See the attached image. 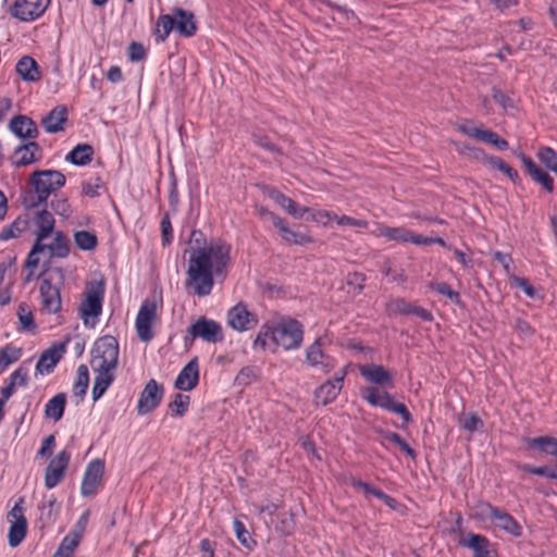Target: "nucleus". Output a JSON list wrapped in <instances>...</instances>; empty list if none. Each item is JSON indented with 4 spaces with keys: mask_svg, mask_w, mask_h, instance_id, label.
<instances>
[{
    "mask_svg": "<svg viewBox=\"0 0 557 557\" xmlns=\"http://www.w3.org/2000/svg\"><path fill=\"white\" fill-rule=\"evenodd\" d=\"M231 245L221 238L207 242L205 234L194 230L189 238L186 286L198 297L211 294L215 280H224L232 264Z\"/></svg>",
    "mask_w": 557,
    "mask_h": 557,
    "instance_id": "f257e3e1",
    "label": "nucleus"
},
{
    "mask_svg": "<svg viewBox=\"0 0 557 557\" xmlns=\"http://www.w3.org/2000/svg\"><path fill=\"white\" fill-rule=\"evenodd\" d=\"M65 175L58 170H37L28 178L29 191L25 194L23 203L35 209L46 203L48 198L65 185Z\"/></svg>",
    "mask_w": 557,
    "mask_h": 557,
    "instance_id": "f03ea898",
    "label": "nucleus"
},
{
    "mask_svg": "<svg viewBox=\"0 0 557 557\" xmlns=\"http://www.w3.org/2000/svg\"><path fill=\"white\" fill-rule=\"evenodd\" d=\"M32 223L33 234L35 235V243L27 256L25 267L29 273L25 277V282H29L33 277V270L36 269L40 262L39 253L42 252V240H46L55 230V220L51 212L47 209L37 210L29 219Z\"/></svg>",
    "mask_w": 557,
    "mask_h": 557,
    "instance_id": "7ed1b4c3",
    "label": "nucleus"
},
{
    "mask_svg": "<svg viewBox=\"0 0 557 557\" xmlns=\"http://www.w3.org/2000/svg\"><path fill=\"white\" fill-rule=\"evenodd\" d=\"M63 281L64 274L61 268H52L45 272L39 287L41 312L51 314L60 311L62 306L60 287Z\"/></svg>",
    "mask_w": 557,
    "mask_h": 557,
    "instance_id": "20e7f679",
    "label": "nucleus"
},
{
    "mask_svg": "<svg viewBox=\"0 0 557 557\" xmlns=\"http://www.w3.org/2000/svg\"><path fill=\"white\" fill-rule=\"evenodd\" d=\"M104 297L103 282H90L86 286L84 298L78 308V315L86 327L92 329L99 322Z\"/></svg>",
    "mask_w": 557,
    "mask_h": 557,
    "instance_id": "39448f33",
    "label": "nucleus"
},
{
    "mask_svg": "<svg viewBox=\"0 0 557 557\" xmlns=\"http://www.w3.org/2000/svg\"><path fill=\"white\" fill-rule=\"evenodd\" d=\"M119 360V343L113 336L98 338L91 349V367L94 370H115Z\"/></svg>",
    "mask_w": 557,
    "mask_h": 557,
    "instance_id": "423d86ee",
    "label": "nucleus"
},
{
    "mask_svg": "<svg viewBox=\"0 0 557 557\" xmlns=\"http://www.w3.org/2000/svg\"><path fill=\"white\" fill-rule=\"evenodd\" d=\"M304 342V326L293 318H283L274 325V344L285 350L298 349Z\"/></svg>",
    "mask_w": 557,
    "mask_h": 557,
    "instance_id": "0eeeda50",
    "label": "nucleus"
},
{
    "mask_svg": "<svg viewBox=\"0 0 557 557\" xmlns=\"http://www.w3.org/2000/svg\"><path fill=\"white\" fill-rule=\"evenodd\" d=\"M51 0H3L5 12L14 20L29 23L41 17L49 8Z\"/></svg>",
    "mask_w": 557,
    "mask_h": 557,
    "instance_id": "6e6552de",
    "label": "nucleus"
},
{
    "mask_svg": "<svg viewBox=\"0 0 557 557\" xmlns=\"http://www.w3.org/2000/svg\"><path fill=\"white\" fill-rule=\"evenodd\" d=\"M362 398L373 407H380L399 414L406 423L412 421L411 413L401 403H397L394 396L387 392H380L377 388L368 386L361 391Z\"/></svg>",
    "mask_w": 557,
    "mask_h": 557,
    "instance_id": "1a4fd4ad",
    "label": "nucleus"
},
{
    "mask_svg": "<svg viewBox=\"0 0 557 557\" xmlns=\"http://www.w3.org/2000/svg\"><path fill=\"white\" fill-rule=\"evenodd\" d=\"M157 320V304L152 300L146 299L143 301L137 317H136V331L140 341L149 342L153 337L152 325Z\"/></svg>",
    "mask_w": 557,
    "mask_h": 557,
    "instance_id": "9d476101",
    "label": "nucleus"
},
{
    "mask_svg": "<svg viewBox=\"0 0 557 557\" xmlns=\"http://www.w3.org/2000/svg\"><path fill=\"white\" fill-rule=\"evenodd\" d=\"M259 213L261 216L268 218L272 224L277 228L280 236L283 240L294 245H306L313 242L311 236L305 233L295 232L289 228L287 222L275 213L265 208H260Z\"/></svg>",
    "mask_w": 557,
    "mask_h": 557,
    "instance_id": "9b49d317",
    "label": "nucleus"
},
{
    "mask_svg": "<svg viewBox=\"0 0 557 557\" xmlns=\"http://www.w3.org/2000/svg\"><path fill=\"white\" fill-rule=\"evenodd\" d=\"M187 334L193 339L201 338L208 343H219L223 341L222 326L214 320L205 317L198 319L187 329Z\"/></svg>",
    "mask_w": 557,
    "mask_h": 557,
    "instance_id": "f8f14e48",
    "label": "nucleus"
},
{
    "mask_svg": "<svg viewBox=\"0 0 557 557\" xmlns=\"http://www.w3.org/2000/svg\"><path fill=\"white\" fill-rule=\"evenodd\" d=\"M21 503L22 499L20 503H16L8 513V520L11 523L8 533V542L11 547L18 546L26 536L27 521Z\"/></svg>",
    "mask_w": 557,
    "mask_h": 557,
    "instance_id": "ddd939ff",
    "label": "nucleus"
},
{
    "mask_svg": "<svg viewBox=\"0 0 557 557\" xmlns=\"http://www.w3.org/2000/svg\"><path fill=\"white\" fill-rule=\"evenodd\" d=\"M163 394V386L153 379L149 380L137 403L138 414L144 416L154 410L160 405Z\"/></svg>",
    "mask_w": 557,
    "mask_h": 557,
    "instance_id": "4468645a",
    "label": "nucleus"
},
{
    "mask_svg": "<svg viewBox=\"0 0 557 557\" xmlns=\"http://www.w3.org/2000/svg\"><path fill=\"white\" fill-rule=\"evenodd\" d=\"M346 376V371L342 370L334 379L327 380L320 385L313 394L315 406H327L332 404L339 395Z\"/></svg>",
    "mask_w": 557,
    "mask_h": 557,
    "instance_id": "2eb2a0df",
    "label": "nucleus"
},
{
    "mask_svg": "<svg viewBox=\"0 0 557 557\" xmlns=\"http://www.w3.org/2000/svg\"><path fill=\"white\" fill-rule=\"evenodd\" d=\"M227 324L235 331L245 332L258 324V318L245 304L238 302L227 311Z\"/></svg>",
    "mask_w": 557,
    "mask_h": 557,
    "instance_id": "dca6fc26",
    "label": "nucleus"
},
{
    "mask_svg": "<svg viewBox=\"0 0 557 557\" xmlns=\"http://www.w3.org/2000/svg\"><path fill=\"white\" fill-rule=\"evenodd\" d=\"M70 459L71 453L66 449H62L49 462L45 475V485L47 488L55 487L63 480Z\"/></svg>",
    "mask_w": 557,
    "mask_h": 557,
    "instance_id": "f3484780",
    "label": "nucleus"
},
{
    "mask_svg": "<svg viewBox=\"0 0 557 557\" xmlns=\"http://www.w3.org/2000/svg\"><path fill=\"white\" fill-rule=\"evenodd\" d=\"M324 345L323 337H318L312 344L306 348V362L311 368H318L324 373H329L335 366L334 359L324 354L322 347Z\"/></svg>",
    "mask_w": 557,
    "mask_h": 557,
    "instance_id": "a211bd4d",
    "label": "nucleus"
},
{
    "mask_svg": "<svg viewBox=\"0 0 557 557\" xmlns=\"http://www.w3.org/2000/svg\"><path fill=\"white\" fill-rule=\"evenodd\" d=\"M104 473V462L101 459L91 460L85 470L81 493L83 496H92L96 494Z\"/></svg>",
    "mask_w": 557,
    "mask_h": 557,
    "instance_id": "6ab92c4d",
    "label": "nucleus"
},
{
    "mask_svg": "<svg viewBox=\"0 0 557 557\" xmlns=\"http://www.w3.org/2000/svg\"><path fill=\"white\" fill-rule=\"evenodd\" d=\"M457 128L462 134L475 138L478 140L491 144L500 151L506 150L509 147L508 141L506 139L499 137L495 132L485 129L482 126L472 127L469 124H459Z\"/></svg>",
    "mask_w": 557,
    "mask_h": 557,
    "instance_id": "aec40b11",
    "label": "nucleus"
},
{
    "mask_svg": "<svg viewBox=\"0 0 557 557\" xmlns=\"http://www.w3.org/2000/svg\"><path fill=\"white\" fill-rule=\"evenodd\" d=\"M359 372L371 384L389 387L394 384L393 373L383 366L375 363L361 364L359 366Z\"/></svg>",
    "mask_w": 557,
    "mask_h": 557,
    "instance_id": "412c9836",
    "label": "nucleus"
},
{
    "mask_svg": "<svg viewBox=\"0 0 557 557\" xmlns=\"http://www.w3.org/2000/svg\"><path fill=\"white\" fill-rule=\"evenodd\" d=\"M41 148L36 141H28L15 148L11 163L16 168L33 164L41 159Z\"/></svg>",
    "mask_w": 557,
    "mask_h": 557,
    "instance_id": "4be33fe9",
    "label": "nucleus"
},
{
    "mask_svg": "<svg viewBox=\"0 0 557 557\" xmlns=\"http://www.w3.org/2000/svg\"><path fill=\"white\" fill-rule=\"evenodd\" d=\"M376 236L385 237L388 240L398 242V243H411L420 246V243H423L420 238V234H417L406 227H391L386 225H377L374 231Z\"/></svg>",
    "mask_w": 557,
    "mask_h": 557,
    "instance_id": "5701e85b",
    "label": "nucleus"
},
{
    "mask_svg": "<svg viewBox=\"0 0 557 557\" xmlns=\"http://www.w3.org/2000/svg\"><path fill=\"white\" fill-rule=\"evenodd\" d=\"M518 158L521 160L525 172L530 177L540 184L547 193L554 191V180L553 177L542 170L529 156L519 153Z\"/></svg>",
    "mask_w": 557,
    "mask_h": 557,
    "instance_id": "b1692460",
    "label": "nucleus"
},
{
    "mask_svg": "<svg viewBox=\"0 0 557 557\" xmlns=\"http://www.w3.org/2000/svg\"><path fill=\"white\" fill-rule=\"evenodd\" d=\"M65 351V343H54L46 349L36 363V370L41 374H49L53 371Z\"/></svg>",
    "mask_w": 557,
    "mask_h": 557,
    "instance_id": "393cba45",
    "label": "nucleus"
},
{
    "mask_svg": "<svg viewBox=\"0 0 557 557\" xmlns=\"http://www.w3.org/2000/svg\"><path fill=\"white\" fill-rule=\"evenodd\" d=\"M199 382V366L197 358L191 359L178 373L174 386L180 391H191Z\"/></svg>",
    "mask_w": 557,
    "mask_h": 557,
    "instance_id": "a878e982",
    "label": "nucleus"
},
{
    "mask_svg": "<svg viewBox=\"0 0 557 557\" xmlns=\"http://www.w3.org/2000/svg\"><path fill=\"white\" fill-rule=\"evenodd\" d=\"M9 129L24 139H35L38 136L36 123L26 115H15L9 123Z\"/></svg>",
    "mask_w": 557,
    "mask_h": 557,
    "instance_id": "bb28decb",
    "label": "nucleus"
},
{
    "mask_svg": "<svg viewBox=\"0 0 557 557\" xmlns=\"http://www.w3.org/2000/svg\"><path fill=\"white\" fill-rule=\"evenodd\" d=\"M459 543L462 547L470 548L473 557H492L491 542L484 535L468 533Z\"/></svg>",
    "mask_w": 557,
    "mask_h": 557,
    "instance_id": "cd10ccee",
    "label": "nucleus"
},
{
    "mask_svg": "<svg viewBox=\"0 0 557 557\" xmlns=\"http://www.w3.org/2000/svg\"><path fill=\"white\" fill-rule=\"evenodd\" d=\"M52 236V242L46 244L42 240V252L48 250L50 258H65L70 253V242L62 231H55Z\"/></svg>",
    "mask_w": 557,
    "mask_h": 557,
    "instance_id": "c85d7f7f",
    "label": "nucleus"
},
{
    "mask_svg": "<svg viewBox=\"0 0 557 557\" xmlns=\"http://www.w3.org/2000/svg\"><path fill=\"white\" fill-rule=\"evenodd\" d=\"M66 120V108L64 106H58L42 119L41 124L47 133L53 134L63 131Z\"/></svg>",
    "mask_w": 557,
    "mask_h": 557,
    "instance_id": "c756f323",
    "label": "nucleus"
},
{
    "mask_svg": "<svg viewBox=\"0 0 557 557\" xmlns=\"http://www.w3.org/2000/svg\"><path fill=\"white\" fill-rule=\"evenodd\" d=\"M175 29L184 37H191L197 32L195 15L183 9L174 10Z\"/></svg>",
    "mask_w": 557,
    "mask_h": 557,
    "instance_id": "7c9ffc66",
    "label": "nucleus"
},
{
    "mask_svg": "<svg viewBox=\"0 0 557 557\" xmlns=\"http://www.w3.org/2000/svg\"><path fill=\"white\" fill-rule=\"evenodd\" d=\"M492 522L496 528L511 536L520 537L522 535L521 524L511 515L503 509L498 508Z\"/></svg>",
    "mask_w": 557,
    "mask_h": 557,
    "instance_id": "2f4dec72",
    "label": "nucleus"
},
{
    "mask_svg": "<svg viewBox=\"0 0 557 557\" xmlns=\"http://www.w3.org/2000/svg\"><path fill=\"white\" fill-rule=\"evenodd\" d=\"M15 70L24 82H38L41 78V71L37 62L29 55L22 57L17 61Z\"/></svg>",
    "mask_w": 557,
    "mask_h": 557,
    "instance_id": "473e14b6",
    "label": "nucleus"
},
{
    "mask_svg": "<svg viewBox=\"0 0 557 557\" xmlns=\"http://www.w3.org/2000/svg\"><path fill=\"white\" fill-rule=\"evenodd\" d=\"M96 376L91 391L92 400H99L114 381V370H94Z\"/></svg>",
    "mask_w": 557,
    "mask_h": 557,
    "instance_id": "72a5a7b5",
    "label": "nucleus"
},
{
    "mask_svg": "<svg viewBox=\"0 0 557 557\" xmlns=\"http://www.w3.org/2000/svg\"><path fill=\"white\" fill-rule=\"evenodd\" d=\"M29 227V216L20 215L11 224L5 225L0 232V242H8L20 237Z\"/></svg>",
    "mask_w": 557,
    "mask_h": 557,
    "instance_id": "f704fd0d",
    "label": "nucleus"
},
{
    "mask_svg": "<svg viewBox=\"0 0 557 557\" xmlns=\"http://www.w3.org/2000/svg\"><path fill=\"white\" fill-rule=\"evenodd\" d=\"M94 148L88 144H78L65 157L67 162L75 165H86L91 162Z\"/></svg>",
    "mask_w": 557,
    "mask_h": 557,
    "instance_id": "c9c22d12",
    "label": "nucleus"
},
{
    "mask_svg": "<svg viewBox=\"0 0 557 557\" xmlns=\"http://www.w3.org/2000/svg\"><path fill=\"white\" fill-rule=\"evenodd\" d=\"M349 484L355 488L362 490L366 495H370L377 499H381L382 502H384V504H386L389 507H393V504L395 503V499L387 495L386 493H384L381 488H377L367 482H363L360 479L350 478Z\"/></svg>",
    "mask_w": 557,
    "mask_h": 557,
    "instance_id": "e433bc0d",
    "label": "nucleus"
},
{
    "mask_svg": "<svg viewBox=\"0 0 557 557\" xmlns=\"http://www.w3.org/2000/svg\"><path fill=\"white\" fill-rule=\"evenodd\" d=\"M65 405L66 395L64 393L54 395L45 405L46 417L52 419L55 422L60 421L64 414Z\"/></svg>",
    "mask_w": 557,
    "mask_h": 557,
    "instance_id": "4c0bfd02",
    "label": "nucleus"
},
{
    "mask_svg": "<svg viewBox=\"0 0 557 557\" xmlns=\"http://www.w3.org/2000/svg\"><path fill=\"white\" fill-rule=\"evenodd\" d=\"M273 199L277 205H280L288 214L293 215L296 219L304 218L306 212H309V208L298 206L292 198L286 195L276 191L273 195Z\"/></svg>",
    "mask_w": 557,
    "mask_h": 557,
    "instance_id": "58836bf2",
    "label": "nucleus"
},
{
    "mask_svg": "<svg viewBox=\"0 0 557 557\" xmlns=\"http://www.w3.org/2000/svg\"><path fill=\"white\" fill-rule=\"evenodd\" d=\"M89 385V371L86 364H79L76 372V380L73 384V396L77 401L84 399Z\"/></svg>",
    "mask_w": 557,
    "mask_h": 557,
    "instance_id": "ea45409f",
    "label": "nucleus"
},
{
    "mask_svg": "<svg viewBox=\"0 0 557 557\" xmlns=\"http://www.w3.org/2000/svg\"><path fill=\"white\" fill-rule=\"evenodd\" d=\"M528 446L537 448L542 453L557 458V438L553 436H539L528 441Z\"/></svg>",
    "mask_w": 557,
    "mask_h": 557,
    "instance_id": "a19ab883",
    "label": "nucleus"
},
{
    "mask_svg": "<svg viewBox=\"0 0 557 557\" xmlns=\"http://www.w3.org/2000/svg\"><path fill=\"white\" fill-rule=\"evenodd\" d=\"M17 318L21 324V330L24 332L34 333L37 325L34 320V314L30 306L26 302H21L17 308Z\"/></svg>",
    "mask_w": 557,
    "mask_h": 557,
    "instance_id": "79ce46f5",
    "label": "nucleus"
},
{
    "mask_svg": "<svg viewBox=\"0 0 557 557\" xmlns=\"http://www.w3.org/2000/svg\"><path fill=\"white\" fill-rule=\"evenodd\" d=\"M157 41H164L171 32L175 29V20L169 14L160 15L157 20Z\"/></svg>",
    "mask_w": 557,
    "mask_h": 557,
    "instance_id": "37998d69",
    "label": "nucleus"
},
{
    "mask_svg": "<svg viewBox=\"0 0 557 557\" xmlns=\"http://www.w3.org/2000/svg\"><path fill=\"white\" fill-rule=\"evenodd\" d=\"M233 529L236 535L237 541L247 549L252 550L257 543L256 541L250 536L249 531L246 529L245 524L239 521L238 519H235L233 521Z\"/></svg>",
    "mask_w": 557,
    "mask_h": 557,
    "instance_id": "c03bdc74",
    "label": "nucleus"
},
{
    "mask_svg": "<svg viewBox=\"0 0 557 557\" xmlns=\"http://www.w3.org/2000/svg\"><path fill=\"white\" fill-rule=\"evenodd\" d=\"M75 245L81 250H92L98 245V239L95 233L89 231H78L74 233Z\"/></svg>",
    "mask_w": 557,
    "mask_h": 557,
    "instance_id": "a18cd8bd",
    "label": "nucleus"
},
{
    "mask_svg": "<svg viewBox=\"0 0 557 557\" xmlns=\"http://www.w3.org/2000/svg\"><path fill=\"white\" fill-rule=\"evenodd\" d=\"M498 508L495 506H492L490 503L486 502H478L473 506V516L475 519L480 521H493L495 513L497 512Z\"/></svg>",
    "mask_w": 557,
    "mask_h": 557,
    "instance_id": "49530a36",
    "label": "nucleus"
},
{
    "mask_svg": "<svg viewBox=\"0 0 557 557\" xmlns=\"http://www.w3.org/2000/svg\"><path fill=\"white\" fill-rule=\"evenodd\" d=\"M413 304L404 298H392L386 302V310L389 314L408 315L411 312Z\"/></svg>",
    "mask_w": 557,
    "mask_h": 557,
    "instance_id": "de8ad7c7",
    "label": "nucleus"
},
{
    "mask_svg": "<svg viewBox=\"0 0 557 557\" xmlns=\"http://www.w3.org/2000/svg\"><path fill=\"white\" fill-rule=\"evenodd\" d=\"M269 341H272L274 343V326L265 323L260 327L253 341V348L265 350Z\"/></svg>",
    "mask_w": 557,
    "mask_h": 557,
    "instance_id": "09e8293b",
    "label": "nucleus"
},
{
    "mask_svg": "<svg viewBox=\"0 0 557 557\" xmlns=\"http://www.w3.org/2000/svg\"><path fill=\"white\" fill-rule=\"evenodd\" d=\"M21 354L20 350L7 345L0 350V374L7 370V368L18 360Z\"/></svg>",
    "mask_w": 557,
    "mask_h": 557,
    "instance_id": "8fccbe9b",
    "label": "nucleus"
},
{
    "mask_svg": "<svg viewBox=\"0 0 557 557\" xmlns=\"http://www.w3.org/2000/svg\"><path fill=\"white\" fill-rule=\"evenodd\" d=\"M189 396L183 394H176L174 399L169 404L171 414L173 417H183L189 406Z\"/></svg>",
    "mask_w": 557,
    "mask_h": 557,
    "instance_id": "3c124183",
    "label": "nucleus"
},
{
    "mask_svg": "<svg viewBox=\"0 0 557 557\" xmlns=\"http://www.w3.org/2000/svg\"><path fill=\"white\" fill-rule=\"evenodd\" d=\"M384 438L399 447L401 451H404L411 459H416L417 454L413 448H411L408 443L397 433L387 431L384 433Z\"/></svg>",
    "mask_w": 557,
    "mask_h": 557,
    "instance_id": "603ef678",
    "label": "nucleus"
},
{
    "mask_svg": "<svg viewBox=\"0 0 557 557\" xmlns=\"http://www.w3.org/2000/svg\"><path fill=\"white\" fill-rule=\"evenodd\" d=\"M430 288H432L433 290L441 295L448 297L456 305L460 304L461 301L460 294L458 292L453 290L451 287L445 282L431 283Z\"/></svg>",
    "mask_w": 557,
    "mask_h": 557,
    "instance_id": "864d4df0",
    "label": "nucleus"
},
{
    "mask_svg": "<svg viewBox=\"0 0 557 557\" xmlns=\"http://www.w3.org/2000/svg\"><path fill=\"white\" fill-rule=\"evenodd\" d=\"M79 542L81 540L77 539V535H71L69 533L61 541L58 550L71 557L77 548Z\"/></svg>",
    "mask_w": 557,
    "mask_h": 557,
    "instance_id": "5fc2aeb1",
    "label": "nucleus"
},
{
    "mask_svg": "<svg viewBox=\"0 0 557 557\" xmlns=\"http://www.w3.org/2000/svg\"><path fill=\"white\" fill-rule=\"evenodd\" d=\"M51 209L54 211L55 214L69 218L72 213L71 205L66 198H54L50 202Z\"/></svg>",
    "mask_w": 557,
    "mask_h": 557,
    "instance_id": "6e6d98bb",
    "label": "nucleus"
},
{
    "mask_svg": "<svg viewBox=\"0 0 557 557\" xmlns=\"http://www.w3.org/2000/svg\"><path fill=\"white\" fill-rule=\"evenodd\" d=\"M483 421L475 413H469L461 420L462 429L469 432L480 431L483 429Z\"/></svg>",
    "mask_w": 557,
    "mask_h": 557,
    "instance_id": "4d7b16f0",
    "label": "nucleus"
},
{
    "mask_svg": "<svg viewBox=\"0 0 557 557\" xmlns=\"http://www.w3.org/2000/svg\"><path fill=\"white\" fill-rule=\"evenodd\" d=\"M257 379V369L255 367L248 366L244 367L238 374L236 375L235 381L239 385H248L252 381Z\"/></svg>",
    "mask_w": 557,
    "mask_h": 557,
    "instance_id": "13d9d810",
    "label": "nucleus"
},
{
    "mask_svg": "<svg viewBox=\"0 0 557 557\" xmlns=\"http://www.w3.org/2000/svg\"><path fill=\"white\" fill-rule=\"evenodd\" d=\"M127 53L132 62L143 61L147 54L145 47L137 41L131 42L127 49Z\"/></svg>",
    "mask_w": 557,
    "mask_h": 557,
    "instance_id": "bf43d9fd",
    "label": "nucleus"
},
{
    "mask_svg": "<svg viewBox=\"0 0 557 557\" xmlns=\"http://www.w3.org/2000/svg\"><path fill=\"white\" fill-rule=\"evenodd\" d=\"M307 219L322 225H327L332 220L336 219V214L327 210H315Z\"/></svg>",
    "mask_w": 557,
    "mask_h": 557,
    "instance_id": "052dcab7",
    "label": "nucleus"
},
{
    "mask_svg": "<svg viewBox=\"0 0 557 557\" xmlns=\"http://www.w3.org/2000/svg\"><path fill=\"white\" fill-rule=\"evenodd\" d=\"M253 143L270 152L282 154V150L265 135H253Z\"/></svg>",
    "mask_w": 557,
    "mask_h": 557,
    "instance_id": "680f3d73",
    "label": "nucleus"
},
{
    "mask_svg": "<svg viewBox=\"0 0 557 557\" xmlns=\"http://www.w3.org/2000/svg\"><path fill=\"white\" fill-rule=\"evenodd\" d=\"M163 245L170 244L173 239V228L169 213H165L160 223Z\"/></svg>",
    "mask_w": 557,
    "mask_h": 557,
    "instance_id": "e2e57ef3",
    "label": "nucleus"
},
{
    "mask_svg": "<svg viewBox=\"0 0 557 557\" xmlns=\"http://www.w3.org/2000/svg\"><path fill=\"white\" fill-rule=\"evenodd\" d=\"M88 521H89V511L86 510L79 518L78 520L76 521V523L74 524L73 529L71 530L70 534L71 535H77V539L81 540L82 536H83V533L85 532L86 530V527L88 524Z\"/></svg>",
    "mask_w": 557,
    "mask_h": 557,
    "instance_id": "0e129e2a",
    "label": "nucleus"
},
{
    "mask_svg": "<svg viewBox=\"0 0 557 557\" xmlns=\"http://www.w3.org/2000/svg\"><path fill=\"white\" fill-rule=\"evenodd\" d=\"M335 221L338 225H347V226L361 227V228H364L368 226V222L366 220L355 219V218H351L348 215L338 216L336 214Z\"/></svg>",
    "mask_w": 557,
    "mask_h": 557,
    "instance_id": "69168bd1",
    "label": "nucleus"
},
{
    "mask_svg": "<svg viewBox=\"0 0 557 557\" xmlns=\"http://www.w3.org/2000/svg\"><path fill=\"white\" fill-rule=\"evenodd\" d=\"M101 188V181L99 177L95 180H90L83 184V194L88 197H96L99 195V189Z\"/></svg>",
    "mask_w": 557,
    "mask_h": 557,
    "instance_id": "338daca9",
    "label": "nucleus"
},
{
    "mask_svg": "<svg viewBox=\"0 0 557 557\" xmlns=\"http://www.w3.org/2000/svg\"><path fill=\"white\" fill-rule=\"evenodd\" d=\"M492 97H493L494 101L496 103H498L505 110L513 107L512 100L506 94H504L500 89L493 88Z\"/></svg>",
    "mask_w": 557,
    "mask_h": 557,
    "instance_id": "774afa93",
    "label": "nucleus"
}]
</instances>
